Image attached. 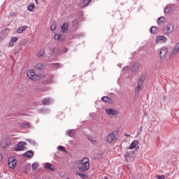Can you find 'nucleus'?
Masks as SVG:
<instances>
[{"label": "nucleus", "instance_id": "obj_29", "mask_svg": "<svg viewBox=\"0 0 179 179\" xmlns=\"http://www.w3.org/2000/svg\"><path fill=\"white\" fill-rule=\"evenodd\" d=\"M101 100L105 103H110V101H111V99L108 98V96H103L101 98Z\"/></svg>", "mask_w": 179, "mask_h": 179}, {"label": "nucleus", "instance_id": "obj_46", "mask_svg": "<svg viewBox=\"0 0 179 179\" xmlns=\"http://www.w3.org/2000/svg\"><path fill=\"white\" fill-rule=\"evenodd\" d=\"M162 100L163 101H166L167 100V96H163Z\"/></svg>", "mask_w": 179, "mask_h": 179}, {"label": "nucleus", "instance_id": "obj_45", "mask_svg": "<svg viewBox=\"0 0 179 179\" xmlns=\"http://www.w3.org/2000/svg\"><path fill=\"white\" fill-rule=\"evenodd\" d=\"M84 36H85V34L83 33L78 34V37H83Z\"/></svg>", "mask_w": 179, "mask_h": 179}, {"label": "nucleus", "instance_id": "obj_55", "mask_svg": "<svg viewBox=\"0 0 179 179\" xmlns=\"http://www.w3.org/2000/svg\"><path fill=\"white\" fill-rule=\"evenodd\" d=\"M0 178H1V175H0Z\"/></svg>", "mask_w": 179, "mask_h": 179}, {"label": "nucleus", "instance_id": "obj_15", "mask_svg": "<svg viewBox=\"0 0 179 179\" xmlns=\"http://www.w3.org/2000/svg\"><path fill=\"white\" fill-rule=\"evenodd\" d=\"M159 41H162V43H167V38L163 36H159L156 37V43H159Z\"/></svg>", "mask_w": 179, "mask_h": 179}, {"label": "nucleus", "instance_id": "obj_13", "mask_svg": "<svg viewBox=\"0 0 179 179\" xmlns=\"http://www.w3.org/2000/svg\"><path fill=\"white\" fill-rule=\"evenodd\" d=\"M106 113L108 115H117V114H118V112L117 110L112 108L106 109Z\"/></svg>", "mask_w": 179, "mask_h": 179}, {"label": "nucleus", "instance_id": "obj_54", "mask_svg": "<svg viewBox=\"0 0 179 179\" xmlns=\"http://www.w3.org/2000/svg\"><path fill=\"white\" fill-rule=\"evenodd\" d=\"M73 24H75V22H73Z\"/></svg>", "mask_w": 179, "mask_h": 179}, {"label": "nucleus", "instance_id": "obj_33", "mask_svg": "<svg viewBox=\"0 0 179 179\" xmlns=\"http://www.w3.org/2000/svg\"><path fill=\"white\" fill-rule=\"evenodd\" d=\"M142 85L143 84H140L139 83H138L137 87L136 88V92H141V90H142Z\"/></svg>", "mask_w": 179, "mask_h": 179}, {"label": "nucleus", "instance_id": "obj_14", "mask_svg": "<svg viewBox=\"0 0 179 179\" xmlns=\"http://www.w3.org/2000/svg\"><path fill=\"white\" fill-rule=\"evenodd\" d=\"M54 79V76L52 75H48L47 76V80H43V85H48L49 83H51V80Z\"/></svg>", "mask_w": 179, "mask_h": 179}, {"label": "nucleus", "instance_id": "obj_40", "mask_svg": "<svg viewBox=\"0 0 179 179\" xmlns=\"http://www.w3.org/2000/svg\"><path fill=\"white\" fill-rule=\"evenodd\" d=\"M55 29H57V25H55V24L50 26V30H52V31H54Z\"/></svg>", "mask_w": 179, "mask_h": 179}, {"label": "nucleus", "instance_id": "obj_48", "mask_svg": "<svg viewBox=\"0 0 179 179\" xmlns=\"http://www.w3.org/2000/svg\"><path fill=\"white\" fill-rule=\"evenodd\" d=\"M20 45H21V48H20V50H22V45H23V42H21V43H20Z\"/></svg>", "mask_w": 179, "mask_h": 179}, {"label": "nucleus", "instance_id": "obj_4", "mask_svg": "<svg viewBox=\"0 0 179 179\" xmlns=\"http://www.w3.org/2000/svg\"><path fill=\"white\" fill-rule=\"evenodd\" d=\"M26 145H27V143L24 141L19 142L17 145V146L15 147L14 150L15 152H20L22 150H26Z\"/></svg>", "mask_w": 179, "mask_h": 179}, {"label": "nucleus", "instance_id": "obj_36", "mask_svg": "<svg viewBox=\"0 0 179 179\" xmlns=\"http://www.w3.org/2000/svg\"><path fill=\"white\" fill-rule=\"evenodd\" d=\"M158 24L160 23H164V17H160L157 19Z\"/></svg>", "mask_w": 179, "mask_h": 179}, {"label": "nucleus", "instance_id": "obj_17", "mask_svg": "<svg viewBox=\"0 0 179 179\" xmlns=\"http://www.w3.org/2000/svg\"><path fill=\"white\" fill-rule=\"evenodd\" d=\"M16 41H17V37H16V36L12 37L9 42L8 47H13V45H15V43H16Z\"/></svg>", "mask_w": 179, "mask_h": 179}, {"label": "nucleus", "instance_id": "obj_32", "mask_svg": "<svg viewBox=\"0 0 179 179\" xmlns=\"http://www.w3.org/2000/svg\"><path fill=\"white\" fill-rule=\"evenodd\" d=\"M45 54V50L44 49H41L39 50V52L37 54V57H43Z\"/></svg>", "mask_w": 179, "mask_h": 179}, {"label": "nucleus", "instance_id": "obj_2", "mask_svg": "<svg viewBox=\"0 0 179 179\" xmlns=\"http://www.w3.org/2000/svg\"><path fill=\"white\" fill-rule=\"evenodd\" d=\"M27 78L31 79V80H40L41 79V73L36 74L34 73V70H29L27 73Z\"/></svg>", "mask_w": 179, "mask_h": 179}, {"label": "nucleus", "instance_id": "obj_43", "mask_svg": "<svg viewBox=\"0 0 179 179\" xmlns=\"http://www.w3.org/2000/svg\"><path fill=\"white\" fill-rule=\"evenodd\" d=\"M62 52H68V48H65L62 50Z\"/></svg>", "mask_w": 179, "mask_h": 179}, {"label": "nucleus", "instance_id": "obj_5", "mask_svg": "<svg viewBox=\"0 0 179 179\" xmlns=\"http://www.w3.org/2000/svg\"><path fill=\"white\" fill-rule=\"evenodd\" d=\"M8 166L11 170H15L16 169V158L15 157H10L8 158Z\"/></svg>", "mask_w": 179, "mask_h": 179}, {"label": "nucleus", "instance_id": "obj_8", "mask_svg": "<svg viewBox=\"0 0 179 179\" xmlns=\"http://www.w3.org/2000/svg\"><path fill=\"white\" fill-rule=\"evenodd\" d=\"M138 143H139V141H138V140H134L131 145L129 146L128 149H129L130 150L132 149H135L136 148V150H139V146H138Z\"/></svg>", "mask_w": 179, "mask_h": 179}, {"label": "nucleus", "instance_id": "obj_37", "mask_svg": "<svg viewBox=\"0 0 179 179\" xmlns=\"http://www.w3.org/2000/svg\"><path fill=\"white\" fill-rule=\"evenodd\" d=\"M87 139L91 142V143H92V145H96V143H97V141H96V140H93V138L92 137H88Z\"/></svg>", "mask_w": 179, "mask_h": 179}, {"label": "nucleus", "instance_id": "obj_6", "mask_svg": "<svg viewBox=\"0 0 179 179\" xmlns=\"http://www.w3.org/2000/svg\"><path fill=\"white\" fill-rule=\"evenodd\" d=\"M117 141V137H115V132L112 131L107 136L106 142L108 143H113V142H115Z\"/></svg>", "mask_w": 179, "mask_h": 179}, {"label": "nucleus", "instance_id": "obj_1", "mask_svg": "<svg viewBox=\"0 0 179 179\" xmlns=\"http://www.w3.org/2000/svg\"><path fill=\"white\" fill-rule=\"evenodd\" d=\"M79 165L78 166V169L79 171H87L89 169H90V164L89 163V159L85 157L83 159L78 162Z\"/></svg>", "mask_w": 179, "mask_h": 179}, {"label": "nucleus", "instance_id": "obj_19", "mask_svg": "<svg viewBox=\"0 0 179 179\" xmlns=\"http://www.w3.org/2000/svg\"><path fill=\"white\" fill-rule=\"evenodd\" d=\"M45 169H48V170H51V171H55V169L52 166V164L47 162L44 165Z\"/></svg>", "mask_w": 179, "mask_h": 179}, {"label": "nucleus", "instance_id": "obj_11", "mask_svg": "<svg viewBox=\"0 0 179 179\" xmlns=\"http://www.w3.org/2000/svg\"><path fill=\"white\" fill-rule=\"evenodd\" d=\"M53 101L54 100L50 98H45L42 101V104H43V106H50V104H52Z\"/></svg>", "mask_w": 179, "mask_h": 179}, {"label": "nucleus", "instance_id": "obj_16", "mask_svg": "<svg viewBox=\"0 0 179 179\" xmlns=\"http://www.w3.org/2000/svg\"><path fill=\"white\" fill-rule=\"evenodd\" d=\"M179 52V42L176 44L172 52L171 55H176V54H178Z\"/></svg>", "mask_w": 179, "mask_h": 179}, {"label": "nucleus", "instance_id": "obj_39", "mask_svg": "<svg viewBox=\"0 0 179 179\" xmlns=\"http://www.w3.org/2000/svg\"><path fill=\"white\" fill-rule=\"evenodd\" d=\"M36 69H43V64H38L36 66Z\"/></svg>", "mask_w": 179, "mask_h": 179}, {"label": "nucleus", "instance_id": "obj_9", "mask_svg": "<svg viewBox=\"0 0 179 179\" xmlns=\"http://www.w3.org/2000/svg\"><path fill=\"white\" fill-rule=\"evenodd\" d=\"M139 66H141V64L136 62L129 67V69L131 72H138L139 71Z\"/></svg>", "mask_w": 179, "mask_h": 179}, {"label": "nucleus", "instance_id": "obj_34", "mask_svg": "<svg viewBox=\"0 0 179 179\" xmlns=\"http://www.w3.org/2000/svg\"><path fill=\"white\" fill-rule=\"evenodd\" d=\"M66 135L68 136H70L71 138L73 137L74 133L72 131V130H67Z\"/></svg>", "mask_w": 179, "mask_h": 179}, {"label": "nucleus", "instance_id": "obj_28", "mask_svg": "<svg viewBox=\"0 0 179 179\" xmlns=\"http://www.w3.org/2000/svg\"><path fill=\"white\" fill-rule=\"evenodd\" d=\"M38 166H40V164H38V162H35L32 164V170L34 171H35V170H37V169L38 168Z\"/></svg>", "mask_w": 179, "mask_h": 179}, {"label": "nucleus", "instance_id": "obj_20", "mask_svg": "<svg viewBox=\"0 0 179 179\" xmlns=\"http://www.w3.org/2000/svg\"><path fill=\"white\" fill-rule=\"evenodd\" d=\"M27 29V26L20 27L17 29L16 32L18 33V34H20L23 33V31H26Z\"/></svg>", "mask_w": 179, "mask_h": 179}, {"label": "nucleus", "instance_id": "obj_52", "mask_svg": "<svg viewBox=\"0 0 179 179\" xmlns=\"http://www.w3.org/2000/svg\"><path fill=\"white\" fill-rule=\"evenodd\" d=\"M16 14L15 13H13V16H15Z\"/></svg>", "mask_w": 179, "mask_h": 179}, {"label": "nucleus", "instance_id": "obj_30", "mask_svg": "<svg viewBox=\"0 0 179 179\" xmlns=\"http://www.w3.org/2000/svg\"><path fill=\"white\" fill-rule=\"evenodd\" d=\"M36 8V5L34 3H32L28 6V10L29 12H33V9Z\"/></svg>", "mask_w": 179, "mask_h": 179}, {"label": "nucleus", "instance_id": "obj_24", "mask_svg": "<svg viewBox=\"0 0 179 179\" xmlns=\"http://www.w3.org/2000/svg\"><path fill=\"white\" fill-rule=\"evenodd\" d=\"M76 176H79L80 178H83V179H86L87 178V175L85 174V173H80L78 171L76 172Z\"/></svg>", "mask_w": 179, "mask_h": 179}, {"label": "nucleus", "instance_id": "obj_44", "mask_svg": "<svg viewBox=\"0 0 179 179\" xmlns=\"http://www.w3.org/2000/svg\"><path fill=\"white\" fill-rule=\"evenodd\" d=\"M96 156H99L98 159H101V157H103V154H96Z\"/></svg>", "mask_w": 179, "mask_h": 179}, {"label": "nucleus", "instance_id": "obj_12", "mask_svg": "<svg viewBox=\"0 0 179 179\" xmlns=\"http://www.w3.org/2000/svg\"><path fill=\"white\" fill-rule=\"evenodd\" d=\"M23 157H28L29 159H31L34 156V152L32 150H28L25 153L22 154Z\"/></svg>", "mask_w": 179, "mask_h": 179}, {"label": "nucleus", "instance_id": "obj_27", "mask_svg": "<svg viewBox=\"0 0 179 179\" xmlns=\"http://www.w3.org/2000/svg\"><path fill=\"white\" fill-rule=\"evenodd\" d=\"M58 150H59L60 152H63V153H66V149H65V147L62 146V145H59L57 147Z\"/></svg>", "mask_w": 179, "mask_h": 179}, {"label": "nucleus", "instance_id": "obj_42", "mask_svg": "<svg viewBox=\"0 0 179 179\" xmlns=\"http://www.w3.org/2000/svg\"><path fill=\"white\" fill-rule=\"evenodd\" d=\"M156 178L157 179H164V175L160 176V175H157Z\"/></svg>", "mask_w": 179, "mask_h": 179}, {"label": "nucleus", "instance_id": "obj_10", "mask_svg": "<svg viewBox=\"0 0 179 179\" xmlns=\"http://www.w3.org/2000/svg\"><path fill=\"white\" fill-rule=\"evenodd\" d=\"M164 13H165V15H169L170 13H173V5H167L164 10Z\"/></svg>", "mask_w": 179, "mask_h": 179}, {"label": "nucleus", "instance_id": "obj_25", "mask_svg": "<svg viewBox=\"0 0 179 179\" xmlns=\"http://www.w3.org/2000/svg\"><path fill=\"white\" fill-rule=\"evenodd\" d=\"M62 65L59 63H52V67L54 68V69H58V68H61Z\"/></svg>", "mask_w": 179, "mask_h": 179}, {"label": "nucleus", "instance_id": "obj_21", "mask_svg": "<svg viewBox=\"0 0 179 179\" xmlns=\"http://www.w3.org/2000/svg\"><path fill=\"white\" fill-rule=\"evenodd\" d=\"M146 79V74H142L140 79L138 81V83L140 85H143V82H145V80Z\"/></svg>", "mask_w": 179, "mask_h": 179}, {"label": "nucleus", "instance_id": "obj_41", "mask_svg": "<svg viewBox=\"0 0 179 179\" xmlns=\"http://www.w3.org/2000/svg\"><path fill=\"white\" fill-rule=\"evenodd\" d=\"M132 155H134V152H127L126 157H132Z\"/></svg>", "mask_w": 179, "mask_h": 179}, {"label": "nucleus", "instance_id": "obj_31", "mask_svg": "<svg viewBox=\"0 0 179 179\" xmlns=\"http://www.w3.org/2000/svg\"><path fill=\"white\" fill-rule=\"evenodd\" d=\"M20 127H22V128H29V127H30V124L26 123V122H22L20 124Z\"/></svg>", "mask_w": 179, "mask_h": 179}, {"label": "nucleus", "instance_id": "obj_18", "mask_svg": "<svg viewBox=\"0 0 179 179\" xmlns=\"http://www.w3.org/2000/svg\"><path fill=\"white\" fill-rule=\"evenodd\" d=\"M50 51H51L52 54H53V55H59V52H61L59 49H58L57 48H52L50 49Z\"/></svg>", "mask_w": 179, "mask_h": 179}, {"label": "nucleus", "instance_id": "obj_49", "mask_svg": "<svg viewBox=\"0 0 179 179\" xmlns=\"http://www.w3.org/2000/svg\"><path fill=\"white\" fill-rule=\"evenodd\" d=\"M2 160V155L0 154V162Z\"/></svg>", "mask_w": 179, "mask_h": 179}, {"label": "nucleus", "instance_id": "obj_22", "mask_svg": "<svg viewBox=\"0 0 179 179\" xmlns=\"http://www.w3.org/2000/svg\"><path fill=\"white\" fill-rule=\"evenodd\" d=\"M69 28V24L64 23L63 24L62 27V30L63 31V33H66V31H68V29Z\"/></svg>", "mask_w": 179, "mask_h": 179}, {"label": "nucleus", "instance_id": "obj_3", "mask_svg": "<svg viewBox=\"0 0 179 179\" xmlns=\"http://www.w3.org/2000/svg\"><path fill=\"white\" fill-rule=\"evenodd\" d=\"M162 31L164 34H171L174 31V24L171 22L167 24L166 27H163Z\"/></svg>", "mask_w": 179, "mask_h": 179}, {"label": "nucleus", "instance_id": "obj_23", "mask_svg": "<svg viewBox=\"0 0 179 179\" xmlns=\"http://www.w3.org/2000/svg\"><path fill=\"white\" fill-rule=\"evenodd\" d=\"M55 40H57V41H64V38H62V36L59 34H55Z\"/></svg>", "mask_w": 179, "mask_h": 179}, {"label": "nucleus", "instance_id": "obj_50", "mask_svg": "<svg viewBox=\"0 0 179 179\" xmlns=\"http://www.w3.org/2000/svg\"><path fill=\"white\" fill-rule=\"evenodd\" d=\"M35 3L37 5L38 3V0H35Z\"/></svg>", "mask_w": 179, "mask_h": 179}, {"label": "nucleus", "instance_id": "obj_35", "mask_svg": "<svg viewBox=\"0 0 179 179\" xmlns=\"http://www.w3.org/2000/svg\"><path fill=\"white\" fill-rule=\"evenodd\" d=\"M27 142H28L29 143H30V145H33L34 146L36 145V141L35 140H32V139H27Z\"/></svg>", "mask_w": 179, "mask_h": 179}, {"label": "nucleus", "instance_id": "obj_38", "mask_svg": "<svg viewBox=\"0 0 179 179\" xmlns=\"http://www.w3.org/2000/svg\"><path fill=\"white\" fill-rule=\"evenodd\" d=\"M92 1H93V0H84L85 6H87V5H89V3H90V2H92Z\"/></svg>", "mask_w": 179, "mask_h": 179}, {"label": "nucleus", "instance_id": "obj_26", "mask_svg": "<svg viewBox=\"0 0 179 179\" xmlns=\"http://www.w3.org/2000/svg\"><path fill=\"white\" fill-rule=\"evenodd\" d=\"M157 31V28H156V27L155 26L151 27V28L150 29V33H151L152 34H156Z\"/></svg>", "mask_w": 179, "mask_h": 179}, {"label": "nucleus", "instance_id": "obj_7", "mask_svg": "<svg viewBox=\"0 0 179 179\" xmlns=\"http://www.w3.org/2000/svg\"><path fill=\"white\" fill-rule=\"evenodd\" d=\"M167 52H169V48L163 47L159 50V57L161 59L166 58V55H167Z\"/></svg>", "mask_w": 179, "mask_h": 179}, {"label": "nucleus", "instance_id": "obj_51", "mask_svg": "<svg viewBox=\"0 0 179 179\" xmlns=\"http://www.w3.org/2000/svg\"><path fill=\"white\" fill-rule=\"evenodd\" d=\"M103 179H108V178L107 176H105Z\"/></svg>", "mask_w": 179, "mask_h": 179}, {"label": "nucleus", "instance_id": "obj_53", "mask_svg": "<svg viewBox=\"0 0 179 179\" xmlns=\"http://www.w3.org/2000/svg\"><path fill=\"white\" fill-rule=\"evenodd\" d=\"M118 66H120V68H121V64H118Z\"/></svg>", "mask_w": 179, "mask_h": 179}, {"label": "nucleus", "instance_id": "obj_47", "mask_svg": "<svg viewBox=\"0 0 179 179\" xmlns=\"http://www.w3.org/2000/svg\"><path fill=\"white\" fill-rule=\"evenodd\" d=\"M123 69H124V71H127V69H128V66H124Z\"/></svg>", "mask_w": 179, "mask_h": 179}]
</instances>
